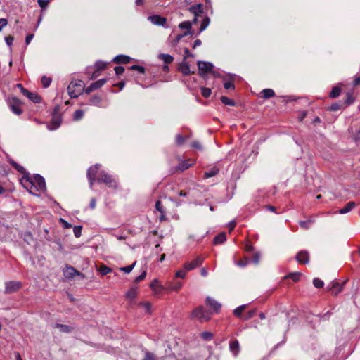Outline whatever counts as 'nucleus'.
<instances>
[{
  "mask_svg": "<svg viewBox=\"0 0 360 360\" xmlns=\"http://www.w3.org/2000/svg\"><path fill=\"white\" fill-rule=\"evenodd\" d=\"M20 184L30 193L36 196H39L46 189L45 180L39 174L30 176L25 174L20 179Z\"/></svg>",
  "mask_w": 360,
  "mask_h": 360,
  "instance_id": "nucleus-1",
  "label": "nucleus"
},
{
  "mask_svg": "<svg viewBox=\"0 0 360 360\" xmlns=\"http://www.w3.org/2000/svg\"><path fill=\"white\" fill-rule=\"evenodd\" d=\"M101 165L96 164L91 167L87 172V177L89 181L90 187L92 188L93 184L95 181V178H97L98 182L105 183L108 186L116 188L117 182L115 179L112 178L110 175L105 173L104 171H99Z\"/></svg>",
  "mask_w": 360,
  "mask_h": 360,
  "instance_id": "nucleus-2",
  "label": "nucleus"
},
{
  "mask_svg": "<svg viewBox=\"0 0 360 360\" xmlns=\"http://www.w3.org/2000/svg\"><path fill=\"white\" fill-rule=\"evenodd\" d=\"M83 89L82 80L72 81L68 86V92L71 98H77L80 95Z\"/></svg>",
  "mask_w": 360,
  "mask_h": 360,
  "instance_id": "nucleus-3",
  "label": "nucleus"
},
{
  "mask_svg": "<svg viewBox=\"0 0 360 360\" xmlns=\"http://www.w3.org/2000/svg\"><path fill=\"white\" fill-rule=\"evenodd\" d=\"M192 316L198 319L200 322H203L210 319L211 314L203 307L200 306L193 311Z\"/></svg>",
  "mask_w": 360,
  "mask_h": 360,
  "instance_id": "nucleus-4",
  "label": "nucleus"
},
{
  "mask_svg": "<svg viewBox=\"0 0 360 360\" xmlns=\"http://www.w3.org/2000/svg\"><path fill=\"white\" fill-rule=\"evenodd\" d=\"M21 104V101L16 97H11L8 99V105L10 109L14 114L17 115H20L22 112V110L20 108Z\"/></svg>",
  "mask_w": 360,
  "mask_h": 360,
  "instance_id": "nucleus-5",
  "label": "nucleus"
},
{
  "mask_svg": "<svg viewBox=\"0 0 360 360\" xmlns=\"http://www.w3.org/2000/svg\"><path fill=\"white\" fill-rule=\"evenodd\" d=\"M199 356H193L190 354H185L184 356L182 355H179L178 356H175L174 352H171V354H167V356H165V360H199Z\"/></svg>",
  "mask_w": 360,
  "mask_h": 360,
  "instance_id": "nucleus-6",
  "label": "nucleus"
},
{
  "mask_svg": "<svg viewBox=\"0 0 360 360\" xmlns=\"http://www.w3.org/2000/svg\"><path fill=\"white\" fill-rule=\"evenodd\" d=\"M198 67L199 70V75L204 76L206 73L212 72L214 65L210 62L198 61Z\"/></svg>",
  "mask_w": 360,
  "mask_h": 360,
  "instance_id": "nucleus-7",
  "label": "nucleus"
},
{
  "mask_svg": "<svg viewBox=\"0 0 360 360\" xmlns=\"http://www.w3.org/2000/svg\"><path fill=\"white\" fill-rule=\"evenodd\" d=\"M202 262H203V258L202 257H200V256L197 257L193 260L185 263L184 265V269L188 271H191V270L200 266L202 264Z\"/></svg>",
  "mask_w": 360,
  "mask_h": 360,
  "instance_id": "nucleus-8",
  "label": "nucleus"
},
{
  "mask_svg": "<svg viewBox=\"0 0 360 360\" xmlns=\"http://www.w3.org/2000/svg\"><path fill=\"white\" fill-rule=\"evenodd\" d=\"M21 288V283L19 281H12L5 283V292L12 293L16 292Z\"/></svg>",
  "mask_w": 360,
  "mask_h": 360,
  "instance_id": "nucleus-9",
  "label": "nucleus"
},
{
  "mask_svg": "<svg viewBox=\"0 0 360 360\" xmlns=\"http://www.w3.org/2000/svg\"><path fill=\"white\" fill-rule=\"evenodd\" d=\"M148 20L155 25L166 27L167 18L159 15H150Z\"/></svg>",
  "mask_w": 360,
  "mask_h": 360,
  "instance_id": "nucleus-10",
  "label": "nucleus"
},
{
  "mask_svg": "<svg viewBox=\"0 0 360 360\" xmlns=\"http://www.w3.org/2000/svg\"><path fill=\"white\" fill-rule=\"evenodd\" d=\"M206 304L216 312H219L221 307V304L219 302L209 296L206 298Z\"/></svg>",
  "mask_w": 360,
  "mask_h": 360,
  "instance_id": "nucleus-11",
  "label": "nucleus"
},
{
  "mask_svg": "<svg viewBox=\"0 0 360 360\" xmlns=\"http://www.w3.org/2000/svg\"><path fill=\"white\" fill-rule=\"evenodd\" d=\"M296 260L300 264H307L309 262V253L307 251H300L296 255Z\"/></svg>",
  "mask_w": 360,
  "mask_h": 360,
  "instance_id": "nucleus-12",
  "label": "nucleus"
},
{
  "mask_svg": "<svg viewBox=\"0 0 360 360\" xmlns=\"http://www.w3.org/2000/svg\"><path fill=\"white\" fill-rule=\"evenodd\" d=\"M150 287L155 295L160 294L164 290L163 286L160 284L157 279H155L151 282Z\"/></svg>",
  "mask_w": 360,
  "mask_h": 360,
  "instance_id": "nucleus-13",
  "label": "nucleus"
},
{
  "mask_svg": "<svg viewBox=\"0 0 360 360\" xmlns=\"http://www.w3.org/2000/svg\"><path fill=\"white\" fill-rule=\"evenodd\" d=\"M106 67V63L99 60L95 63L96 71L91 76V79H94L99 75L98 72L103 70Z\"/></svg>",
  "mask_w": 360,
  "mask_h": 360,
  "instance_id": "nucleus-14",
  "label": "nucleus"
},
{
  "mask_svg": "<svg viewBox=\"0 0 360 360\" xmlns=\"http://www.w3.org/2000/svg\"><path fill=\"white\" fill-rule=\"evenodd\" d=\"M131 58L126 55H118L115 56L112 61L115 63L127 64L130 62Z\"/></svg>",
  "mask_w": 360,
  "mask_h": 360,
  "instance_id": "nucleus-15",
  "label": "nucleus"
},
{
  "mask_svg": "<svg viewBox=\"0 0 360 360\" xmlns=\"http://www.w3.org/2000/svg\"><path fill=\"white\" fill-rule=\"evenodd\" d=\"M229 349L233 353L234 356H236L239 351H240V347H239V342L238 340L232 341L229 343Z\"/></svg>",
  "mask_w": 360,
  "mask_h": 360,
  "instance_id": "nucleus-16",
  "label": "nucleus"
},
{
  "mask_svg": "<svg viewBox=\"0 0 360 360\" xmlns=\"http://www.w3.org/2000/svg\"><path fill=\"white\" fill-rule=\"evenodd\" d=\"M179 70L184 75H188L191 73V71L190 70V65L188 63H181L179 67Z\"/></svg>",
  "mask_w": 360,
  "mask_h": 360,
  "instance_id": "nucleus-17",
  "label": "nucleus"
},
{
  "mask_svg": "<svg viewBox=\"0 0 360 360\" xmlns=\"http://www.w3.org/2000/svg\"><path fill=\"white\" fill-rule=\"evenodd\" d=\"M189 11L194 15L198 16L200 14L202 13V5L201 4H198L197 5L191 6L189 8Z\"/></svg>",
  "mask_w": 360,
  "mask_h": 360,
  "instance_id": "nucleus-18",
  "label": "nucleus"
},
{
  "mask_svg": "<svg viewBox=\"0 0 360 360\" xmlns=\"http://www.w3.org/2000/svg\"><path fill=\"white\" fill-rule=\"evenodd\" d=\"M76 274H79V273L72 266H68L64 270V276L68 278H72Z\"/></svg>",
  "mask_w": 360,
  "mask_h": 360,
  "instance_id": "nucleus-19",
  "label": "nucleus"
},
{
  "mask_svg": "<svg viewBox=\"0 0 360 360\" xmlns=\"http://www.w3.org/2000/svg\"><path fill=\"white\" fill-rule=\"evenodd\" d=\"M158 58L162 60L165 64L172 63L174 60L173 56L166 53H160L158 55Z\"/></svg>",
  "mask_w": 360,
  "mask_h": 360,
  "instance_id": "nucleus-20",
  "label": "nucleus"
},
{
  "mask_svg": "<svg viewBox=\"0 0 360 360\" xmlns=\"http://www.w3.org/2000/svg\"><path fill=\"white\" fill-rule=\"evenodd\" d=\"M355 207L354 202H349L344 207L339 210L340 214H346L350 212Z\"/></svg>",
  "mask_w": 360,
  "mask_h": 360,
  "instance_id": "nucleus-21",
  "label": "nucleus"
},
{
  "mask_svg": "<svg viewBox=\"0 0 360 360\" xmlns=\"http://www.w3.org/2000/svg\"><path fill=\"white\" fill-rule=\"evenodd\" d=\"M331 292L334 295H338L342 290V285L339 283H334L330 288Z\"/></svg>",
  "mask_w": 360,
  "mask_h": 360,
  "instance_id": "nucleus-22",
  "label": "nucleus"
},
{
  "mask_svg": "<svg viewBox=\"0 0 360 360\" xmlns=\"http://www.w3.org/2000/svg\"><path fill=\"white\" fill-rule=\"evenodd\" d=\"M194 164L193 161L189 162L188 160H184L181 162L178 165V169L181 171H184L191 167Z\"/></svg>",
  "mask_w": 360,
  "mask_h": 360,
  "instance_id": "nucleus-23",
  "label": "nucleus"
},
{
  "mask_svg": "<svg viewBox=\"0 0 360 360\" xmlns=\"http://www.w3.org/2000/svg\"><path fill=\"white\" fill-rule=\"evenodd\" d=\"M247 304H243L237 308H236L233 311V314L238 318H242V313L243 311L247 308Z\"/></svg>",
  "mask_w": 360,
  "mask_h": 360,
  "instance_id": "nucleus-24",
  "label": "nucleus"
},
{
  "mask_svg": "<svg viewBox=\"0 0 360 360\" xmlns=\"http://www.w3.org/2000/svg\"><path fill=\"white\" fill-rule=\"evenodd\" d=\"M226 239L225 233H221L215 238H214V244H221L223 243Z\"/></svg>",
  "mask_w": 360,
  "mask_h": 360,
  "instance_id": "nucleus-25",
  "label": "nucleus"
},
{
  "mask_svg": "<svg viewBox=\"0 0 360 360\" xmlns=\"http://www.w3.org/2000/svg\"><path fill=\"white\" fill-rule=\"evenodd\" d=\"M191 27L192 22L191 21H184L179 25V27L180 29L187 30V31L186 32H187V34H190V30L191 29Z\"/></svg>",
  "mask_w": 360,
  "mask_h": 360,
  "instance_id": "nucleus-26",
  "label": "nucleus"
},
{
  "mask_svg": "<svg viewBox=\"0 0 360 360\" xmlns=\"http://www.w3.org/2000/svg\"><path fill=\"white\" fill-rule=\"evenodd\" d=\"M219 169L217 167H214L210 170L206 172L205 173V178H210L219 173Z\"/></svg>",
  "mask_w": 360,
  "mask_h": 360,
  "instance_id": "nucleus-27",
  "label": "nucleus"
},
{
  "mask_svg": "<svg viewBox=\"0 0 360 360\" xmlns=\"http://www.w3.org/2000/svg\"><path fill=\"white\" fill-rule=\"evenodd\" d=\"M137 295V289L135 288H132L128 290V292L126 293V297L129 300H134L136 298Z\"/></svg>",
  "mask_w": 360,
  "mask_h": 360,
  "instance_id": "nucleus-28",
  "label": "nucleus"
},
{
  "mask_svg": "<svg viewBox=\"0 0 360 360\" xmlns=\"http://www.w3.org/2000/svg\"><path fill=\"white\" fill-rule=\"evenodd\" d=\"M301 273L300 272H292V273H290L286 276H284V278L286 279V278H291L294 281H298L300 278V276H301Z\"/></svg>",
  "mask_w": 360,
  "mask_h": 360,
  "instance_id": "nucleus-29",
  "label": "nucleus"
},
{
  "mask_svg": "<svg viewBox=\"0 0 360 360\" xmlns=\"http://www.w3.org/2000/svg\"><path fill=\"white\" fill-rule=\"evenodd\" d=\"M139 305L140 307H142L145 311L148 314H150L151 311H152V304L150 302H140L139 304Z\"/></svg>",
  "mask_w": 360,
  "mask_h": 360,
  "instance_id": "nucleus-30",
  "label": "nucleus"
},
{
  "mask_svg": "<svg viewBox=\"0 0 360 360\" xmlns=\"http://www.w3.org/2000/svg\"><path fill=\"white\" fill-rule=\"evenodd\" d=\"M213 333L209 331H204L200 334V337L205 341H210L213 338Z\"/></svg>",
  "mask_w": 360,
  "mask_h": 360,
  "instance_id": "nucleus-31",
  "label": "nucleus"
},
{
  "mask_svg": "<svg viewBox=\"0 0 360 360\" xmlns=\"http://www.w3.org/2000/svg\"><path fill=\"white\" fill-rule=\"evenodd\" d=\"M101 98L99 96H94L89 100V104L95 106H100Z\"/></svg>",
  "mask_w": 360,
  "mask_h": 360,
  "instance_id": "nucleus-32",
  "label": "nucleus"
},
{
  "mask_svg": "<svg viewBox=\"0 0 360 360\" xmlns=\"http://www.w3.org/2000/svg\"><path fill=\"white\" fill-rule=\"evenodd\" d=\"M30 101L32 102L37 103L40 101L41 98L40 97L34 93L28 92V94L26 96Z\"/></svg>",
  "mask_w": 360,
  "mask_h": 360,
  "instance_id": "nucleus-33",
  "label": "nucleus"
},
{
  "mask_svg": "<svg viewBox=\"0 0 360 360\" xmlns=\"http://www.w3.org/2000/svg\"><path fill=\"white\" fill-rule=\"evenodd\" d=\"M263 98L265 99L269 98L274 96V91L271 89H265L262 91Z\"/></svg>",
  "mask_w": 360,
  "mask_h": 360,
  "instance_id": "nucleus-34",
  "label": "nucleus"
},
{
  "mask_svg": "<svg viewBox=\"0 0 360 360\" xmlns=\"http://www.w3.org/2000/svg\"><path fill=\"white\" fill-rule=\"evenodd\" d=\"M60 125V122L59 120H53L49 124H48V129L51 131L56 130Z\"/></svg>",
  "mask_w": 360,
  "mask_h": 360,
  "instance_id": "nucleus-35",
  "label": "nucleus"
},
{
  "mask_svg": "<svg viewBox=\"0 0 360 360\" xmlns=\"http://www.w3.org/2000/svg\"><path fill=\"white\" fill-rule=\"evenodd\" d=\"M98 271L103 276H105V275H107L108 274L112 272V269L103 264V265L100 266Z\"/></svg>",
  "mask_w": 360,
  "mask_h": 360,
  "instance_id": "nucleus-36",
  "label": "nucleus"
},
{
  "mask_svg": "<svg viewBox=\"0 0 360 360\" xmlns=\"http://www.w3.org/2000/svg\"><path fill=\"white\" fill-rule=\"evenodd\" d=\"M340 92H341L340 88L338 86H335L333 88V89L331 90V91L330 93V97L336 98L340 94Z\"/></svg>",
  "mask_w": 360,
  "mask_h": 360,
  "instance_id": "nucleus-37",
  "label": "nucleus"
},
{
  "mask_svg": "<svg viewBox=\"0 0 360 360\" xmlns=\"http://www.w3.org/2000/svg\"><path fill=\"white\" fill-rule=\"evenodd\" d=\"M210 18L208 17H205L201 23V25L200 27V32L204 31L208 27V25H210Z\"/></svg>",
  "mask_w": 360,
  "mask_h": 360,
  "instance_id": "nucleus-38",
  "label": "nucleus"
},
{
  "mask_svg": "<svg viewBox=\"0 0 360 360\" xmlns=\"http://www.w3.org/2000/svg\"><path fill=\"white\" fill-rule=\"evenodd\" d=\"M106 83L105 79H101L91 84L93 85V87H94L95 89H99L101 86H103Z\"/></svg>",
  "mask_w": 360,
  "mask_h": 360,
  "instance_id": "nucleus-39",
  "label": "nucleus"
},
{
  "mask_svg": "<svg viewBox=\"0 0 360 360\" xmlns=\"http://www.w3.org/2000/svg\"><path fill=\"white\" fill-rule=\"evenodd\" d=\"M136 262H134L131 265H129L127 266H124V267H121L120 268V270L121 271H123L126 274H129L132 270L134 268V266H136Z\"/></svg>",
  "mask_w": 360,
  "mask_h": 360,
  "instance_id": "nucleus-40",
  "label": "nucleus"
},
{
  "mask_svg": "<svg viewBox=\"0 0 360 360\" xmlns=\"http://www.w3.org/2000/svg\"><path fill=\"white\" fill-rule=\"evenodd\" d=\"M51 78L46 76H43L41 78V84L44 88H47L48 86H49V85L51 83Z\"/></svg>",
  "mask_w": 360,
  "mask_h": 360,
  "instance_id": "nucleus-41",
  "label": "nucleus"
},
{
  "mask_svg": "<svg viewBox=\"0 0 360 360\" xmlns=\"http://www.w3.org/2000/svg\"><path fill=\"white\" fill-rule=\"evenodd\" d=\"M84 111L82 110H77L75 112H74V115H73V118L75 120H81L83 116H84Z\"/></svg>",
  "mask_w": 360,
  "mask_h": 360,
  "instance_id": "nucleus-42",
  "label": "nucleus"
},
{
  "mask_svg": "<svg viewBox=\"0 0 360 360\" xmlns=\"http://www.w3.org/2000/svg\"><path fill=\"white\" fill-rule=\"evenodd\" d=\"M221 101L225 104V105H229V106H233L234 105V102L233 100L230 99L229 98L226 97V96H221Z\"/></svg>",
  "mask_w": 360,
  "mask_h": 360,
  "instance_id": "nucleus-43",
  "label": "nucleus"
},
{
  "mask_svg": "<svg viewBox=\"0 0 360 360\" xmlns=\"http://www.w3.org/2000/svg\"><path fill=\"white\" fill-rule=\"evenodd\" d=\"M56 327L58 328L60 331L64 332V333H69L71 330V328L67 325L56 324Z\"/></svg>",
  "mask_w": 360,
  "mask_h": 360,
  "instance_id": "nucleus-44",
  "label": "nucleus"
},
{
  "mask_svg": "<svg viewBox=\"0 0 360 360\" xmlns=\"http://www.w3.org/2000/svg\"><path fill=\"white\" fill-rule=\"evenodd\" d=\"M248 262H249V260L248 258H245L244 260L234 262L235 264L240 267H245L248 265Z\"/></svg>",
  "mask_w": 360,
  "mask_h": 360,
  "instance_id": "nucleus-45",
  "label": "nucleus"
},
{
  "mask_svg": "<svg viewBox=\"0 0 360 360\" xmlns=\"http://www.w3.org/2000/svg\"><path fill=\"white\" fill-rule=\"evenodd\" d=\"M313 284L316 288H320L323 286L324 283L321 279L316 278L313 280Z\"/></svg>",
  "mask_w": 360,
  "mask_h": 360,
  "instance_id": "nucleus-46",
  "label": "nucleus"
},
{
  "mask_svg": "<svg viewBox=\"0 0 360 360\" xmlns=\"http://www.w3.org/2000/svg\"><path fill=\"white\" fill-rule=\"evenodd\" d=\"M313 222L312 220H307V221H300L299 222L300 226L305 229H307L309 228V225Z\"/></svg>",
  "mask_w": 360,
  "mask_h": 360,
  "instance_id": "nucleus-47",
  "label": "nucleus"
},
{
  "mask_svg": "<svg viewBox=\"0 0 360 360\" xmlns=\"http://www.w3.org/2000/svg\"><path fill=\"white\" fill-rule=\"evenodd\" d=\"M211 89L210 88L202 87L201 89V94L205 98H208L211 95Z\"/></svg>",
  "mask_w": 360,
  "mask_h": 360,
  "instance_id": "nucleus-48",
  "label": "nucleus"
},
{
  "mask_svg": "<svg viewBox=\"0 0 360 360\" xmlns=\"http://www.w3.org/2000/svg\"><path fill=\"white\" fill-rule=\"evenodd\" d=\"M181 287H182V283L179 281H177V282H175L174 284L171 285L169 287V289L171 290L176 291V290H179L180 288H181Z\"/></svg>",
  "mask_w": 360,
  "mask_h": 360,
  "instance_id": "nucleus-49",
  "label": "nucleus"
},
{
  "mask_svg": "<svg viewBox=\"0 0 360 360\" xmlns=\"http://www.w3.org/2000/svg\"><path fill=\"white\" fill-rule=\"evenodd\" d=\"M186 271H186L184 269L178 270L176 272L175 276L177 278H184L186 277Z\"/></svg>",
  "mask_w": 360,
  "mask_h": 360,
  "instance_id": "nucleus-50",
  "label": "nucleus"
},
{
  "mask_svg": "<svg viewBox=\"0 0 360 360\" xmlns=\"http://www.w3.org/2000/svg\"><path fill=\"white\" fill-rule=\"evenodd\" d=\"M74 234L77 238H79L81 236L82 234V226H76L73 229Z\"/></svg>",
  "mask_w": 360,
  "mask_h": 360,
  "instance_id": "nucleus-51",
  "label": "nucleus"
},
{
  "mask_svg": "<svg viewBox=\"0 0 360 360\" xmlns=\"http://www.w3.org/2000/svg\"><path fill=\"white\" fill-rule=\"evenodd\" d=\"M255 313H256L255 309L250 310L247 313V314L245 316H244L243 317V319L245 321L249 320L250 319H251L252 317H253L255 316Z\"/></svg>",
  "mask_w": 360,
  "mask_h": 360,
  "instance_id": "nucleus-52",
  "label": "nucleus"
},
{
  "mask_svg": "<svg viewBox=\"0 0 360 360\" xmlns=\"http://www.w3.org/2000/svg\"><path fill=\"white\" fill-rule=\"evenodd\" d=\"M49 1L50 0H37L39 6L44 9L48 6Z\"/></svg>",
  "mask_w": 360,
  "mask_h": 360,
  "instance_id": "nucleus-53",
  "label": "nucleus"
},
{
  "mask_svg": "<svg viewBox=\"0 0 360 360\" xmlns=\"http://www.w3.org/2000/svg\"><path fill=\"white\" fill-rule=\"evenodd\" d=\"M130 69L134 70H138L141 73H143L145 71V69L143 66H140L138 65H133L130 67Z\"/></svg>",
  "mask_w": 360,
  "mask_h": 360,
  "instance_id": "nucleus-54",
  "label": "nucleus"
},
{
  "mask_svg": "<svg viewBox=\"0 0 360 360\" xmlns=\"http://www.w3.org/2000/svg\"><path fill=\"white\" fill-rule=\"evenodd\" d=\"M146 276V271H143L139 276L136 277L135 282L139 283L141 281L143 280Z\"/></svg>",
  "mask_w": 360,
  "mask_h": 360,
  "instance_id": "nucleus-55",
  "label": "nucleus"
},
{
  "mask_svg": "<svg viewBox=\"0 0 360 360\" xmlns=\"http://www.w3.org/2000/svg\"><path fill=\"white\" fill-rule=\"evenodd\" d=\"M11 163L15 167V169L21 172V173H24L25 172V169L23 168V167L19 165L18 164H17L16 162H15L14 161H12L11 162Z\"/></svg>",
  "mask_w": 360,
  "mask_h": 360,
  "instance_id": "nucleus-56",
  "label": "nucleus"
},
{
  "mask_svg": "<svg viewBox=\"0 0 360 360\" xmlns=\"http://www.w3.org/2000/svg\"><path fill=\"white\" fill-rule=\"evenodd\" d=\"M16 87H17V88H18V89L20 90L21 93H22L24 96H26L28 94L29 91H28V90H27L26 89H25V88L22 86V85L21 84H18L16 85Z\"/></svg>",
  "mask_w": 360,
  "mask_h": 360,
  "instance_id": "nucleus-57",
  "label": "nucleus"
},
{
  "mask_svg": "<svg viewBox=\"0 0 360 360\" xmlns=\"http://www.w3.org/2000/svg\"><path fill=\"white\" fill-rule=\"evenodd\" d=\"M8 25V20L6 18H0V31H1Z\"/></svg>",
  "mask_w": 360,
  "mask_h": 360,
  "instance_id": "nucleus-58",
  "label": "nucleus"
},
{
  "mask_svg": "<svg viewBox=\"0 0 360 360\" xmlns=\"http://www.w3.org/2000/svg\"><path fill=\"white\" fill-rule=\"evenodd\" d=\"M115 72L117 75H122L124 72V68L122 66H117L115 68Z\"/></svg>",
  "mask_w": 360,
  "mask_h": 360,
  "instance_id": "nucleus-59",
  "label": "nucleus"
},
{
  "mask_svg": "<svg viewBox=\"0 0 360 360\" xmlns=\"http://www.w3.org/2000/svg\"><path fill=\"white\" fill-rule=\"evenodd\" d=\"M143 360H155L153 354L150 352H146L145 353V356Z\"/></svg>",
  "mask_w": 360,
  "mask_h": 360,
  "instance_id": "nucleus-60",
  "label": "nucleus"
},
{
  "mask_svg": "<svg viewBox=\"0 0 360 360\" xmlns=\"http://www.w3.org/2000/svg\"><path fill=\"white\" fill-rule=\"evenodd\" d=\"M224 86L226 89H234L235 88L233 83L230 81L224 82Z\"/></svg>",
  "mask_w": 360,
  "mask_h": 360,
  "instance_id": "nucleus-61",
  "label": "nucleus"
},
{
  "mask_svg": "<svg viewBox=\"0 0 360 360\" xmlns=\"http://www.w3.org/2000/svg\"><path fill=\"white\" fill-rule=\"evenodd\" d=\"M13 37L12 36H8L5 37V41L8 46H11L13 42Z\"/></svg>",
  "mask_w": 360,
  "mask_h": 360,
  "instance_id": "nucleus-62",
  "label": "nucleus"
},
{
  "mask_svg": "<svg viewBox=\"0 0 360 360\" xmlns=\"http://www.w3.org/2000/svg\"><path fill=\"white\" fill-rule=\"evenodd\" d=\"M260 259V255L258 252L255 253L252 262L255 264H258Z\"/></svg>",
  "mask_w": 360,
  "mask_h": 360,
  "instance_id": "nucleus-63",
  "label": "nucleus"
},
{
  "mask_svg": "<svg viewBox=\"0 0 360 360\" xmlns=\"http://www.w3.org/2000/svg\"><path fill=\"white\" fill-rule=\"evenodd\" d=\"M184 141V137L181 134H177L176 136V142L178 145H181Z\"/></svg>",
  "mask_w": 360,
  "mask_h": 360,
  "instance_id": "nucleus-64",
  "label": "nucleus"
}]
</instances>
